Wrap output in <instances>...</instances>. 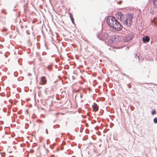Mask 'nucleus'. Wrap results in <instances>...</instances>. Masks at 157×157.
<instances>
[{"instance_id":"obj_1","label":"nucleus","mask_w":157,"mask_h":157,"mask_svg":"<svg viewBox=\"0 0 157 157\" xmlns=\"http://www.w3.org/2000/svg\"><path fill=\"white\" fill-rule=\"evenodd\" d=\"M107 22L108 24L112 27L113 30L119 31L122 29V26L113 17L110 16L107 19Z\"/></svg>"},{"instance_id":"obj_2","label":"nucleus","mask_w":157,"mask_h":157,"mask_svg":"<svg viewBox=\"0 0 157 157\" xmlns=\"http://www.w3.org/2000/svg\"><path fill=\"white\" fill-rule=\"evenodd\" d=\"M133 18V15L131 14L126 15L125 17H124L122 21L124 25H126L128 27H130L132 23V19Z\"/></svg>"},{"instance_id":"obj_3","label":"nucleus","mask_w":157,"mask_h":157,"mask_svg":"<svg viewBox=\"0 0 157 157\" xmlns=\"http://www.w3.org/2000/svg\"><path fill=\"white\" fill-rule=\"evenodd\" d=\"M117 38L115 36L113 35L110 36V38L108 39V42L109 44H112L113 43H116L117 41Z\"/></svg>"},{"instance_id":"obj_4","label":"nucleus","mask_w":157,"mask_h":157,"mask_svg":"<svg viewBox=\"0 0 157 157\" xmlns=\"http://www.w3.org/2000/svg\"><path fill=\"white\" fill-rule=\"evenodd\" d=\"M118 19H120L121 21L124 18V16L122 13L120 12H118L115 15Z\"/></svg>"},{"instance_id":"obj_5","label":"nucleus","mask_w":157,"mask_h":157,"mask_svg":"<svg viewBox=\"0 0 157 157\" xmlns=\"http://www.w3.org/2000/svg\"><path fill=\"white\" fill-rule=\"evenodd\" d=\"M150 40V38L147 36H145L142 38V40L144 43L149 42Z\"/></svg>"},{"instance_id":"obj_6","label":"nucleus","mask_w":157,"mask_h":157,"mask_svg":"<svg viewBox=\"0 0 157 157\" xmlns=\"http://www.w3.org/2000/svg\"><path fill=\"white\" fill-rule=\"evenodd\" d=\"M40 80L41 82H42V84L45 85L47 83V80L45 77H42L41 78Z\"/></svg>"},{"instance_id":"obj_7","label":"nucleus","mask_w":157,"mask_h":157,"mask_svg":"<svg viewBox=\"0 0 157 157\" xmlns=\"http://www.w3.org/2000/svg\"><path fill=\"white\" fill-rule=\"evenodd\" d=\"M93 111H97L98 109V105L94 103L93 106Z\"/></svg>"},{"instance_id":"obj_8","label":"nucleus","mask_w":157,"mask_h":157,"mask_svg":"<svg viewBox=\"0 0 157 157\" xmlns=\"http://www.w3.org/2000/svg\"><path fill=\"white\" fill-rule=\"evenodd\" d=\"M108 36V35L107 33H105L103 34V35L101 37V39L104 40H105L106 39Z\"/></svg>"},{"instance_id":"obj_9","label":"nucleus","mask_w":157,"mask_h":157,"mask_svg":"<svg viewBox=\"0 0 157 157\" xmlns=\"http://www.w3.org/2000/svg\"><path fill=\"white\" fill-rule=\"evenodd\" d=\"M153 4L155 8H157V0H154Z\"/></svg>"},{"instance_id":"obj_10","label":"nucleus","mask_w":157,"mask_h":157,"mask_svg":"<svg viewBox=\"0 0 157 157\" xmlns=\"http://www.w3.org/2000/svg\"><path fill=\"white\" fill-rule=\"evenodd\" d=\"M156 113V112L155 111V110L154 109V110H153L152 112H151V114L152 115H153L154 114H155Z\"/></svg>"},{"instance_id":"obj_11","label":"nucleus","mask_w":157,"mask_h":157,"mask_svg":"<svg viewBox=\"0 0 157 157\" xmlns=\"http://www.w3.org/2000/svg\"><path fill=\"white\" fill-rule=\"evenodd\" d=\"M153 121L154 123H157V118L155 117L153 119Z\"/></svg>"},{"instance_id":"obj_12","label":"nucleus","mask_w":157,"mask_h":157,"mask_svg":"<svg viewBox=\"0 0 157 157\" xmlns=\"http://www.w3.org/2000/svg\"><path fill=\"white\" fill-rule=\"evenodd\" d=\"M70 17L71 19L73 18L72 15L71 13H70Z\"/></svg>"},{"instance_id":"obj_13","label":"nucleus","mask_w":157,"mask_h":157,"mask_svg":"<svg viewBox=\"0 0 157 157\" xmlns=\"http://www.w3.org/2000/svg\"><path fill=\"white\" fill-rule=\"evenodd\" d=\"M71 19V21H72V22L74 24V18Z\"/></svg>"}]
</instances>
